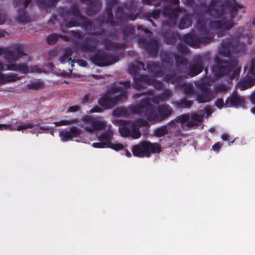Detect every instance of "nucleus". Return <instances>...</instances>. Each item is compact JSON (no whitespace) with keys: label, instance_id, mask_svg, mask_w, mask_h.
I'll return each instance as SVG.
<instances>
[{"label":"nucleus","instance_id":"obj_1","mask_svg":"<svg viewBox=\"0 0 255 255\" xmlns=\"http://www.w3.org/2000/svg\"><path fill=\"white\" fill-rule=\"evenodd\" d=\"M0 55H3L8 64L4 65L0 62V71L4 70L17 71L21 73L27 74L33 72H41L42 69L38 66L28 67L25 65H17L12 62L19 60L23 56L27 57L21 50L16 49L12 51H6L0 48ZM17 77L14 75H7L5 77L0 72V83H5L16 80Z\"/></svg>","mask_w":255,"mask_h":255},{"label":"nucleus","instance_id":"obj_2","mask_svg":"<svg viewBox=\"0 0 255 255\" xmlns=\"http://www.w3.org/2000/svg\"><path fill=\"white\" fill-rule=\"evenodd\" d=\"M28 129H30V132L34 134L40 129L46 130V128L44 127H40L38 125L32 123H21L16 119H12L10 124H0V130H16L23 133Z\"/></svg>","mask_w":255,"mask_h":255},{"label":"nucleus","instance_id":"obj_3","mask_svg":"<svg viewBox=\"0 0 255 255\" xmlns=\"http://www.w3.org/2000/svg\"><path fill=\"white\" fill-rule=\"evenodd\" d=\"M160 151L161 147L159 144L147 141L134 145L132 148L133 155L139 157H149L151 153H158Z\"/></svg>","mask_w":255,"mask_h":255},{"label":"nucleus","instance_id":"obj_4","mask_svg":"<svg viewBox=\"0 0 255 255\" xmlns=\"http://www.w3.org/2000/svg\"><path fill=\"white\" fill-rule=\"evenodd\" d=\"M128 83L127 82L125 85L124 90L122 89L121 86L117 87L116 90H113V92L114 94L120 93V94L113 95L110 97L107 95L101 97L99 100V105L105 109H110L113 107L114 104L116 102L123 101V100L122 99L126 98L125 89L126 87H128Z\"/></svg>","mask_w":255,"mask_h":255},{"label":"nucleus","instance_id":"obj_5","mask_svg":"<svg viewBox=\"0 0 255 255\" xmlns=\"http://www.w3.org/2000/svg\"><path fill=\"white\" fill-rule=\"evenodd\" d=\"M205 113L207 117H209L212 114L211 109L210 108H207L204 112H201L200 115L194 114L191 115H182L178 118V120L184 127L194 126L202 121V114H204Z\"/></svg>","mask_w":255,"mask_h":255},{"label":"nucleus","instance_id":"obj_6","mask_svg":"<svg viewBox=\"0 0 255 255\" xmlns=\"http://www.w3.org/2000/svg\"><path fill=\"white\" fill-rule=\"evenodd\" d=\"M113 133L109 131L99 137L101 142L94 143L93 146L95 148L110 147L116 151H119L125 148L126 145L117 142L113 143L111 141Z\"/></svg>","mask_w":255,"mask_h":255},{"label":"nucleus","instance_id":"obj_7","mask_svg":"<svg viewBox=\"0 0 255 255\" xmlns=\"http://www.w3.org/2000/svg\"><path fill=\"white\" fill-rule=\"evenodd\" d=\"M82 126L86 130L92 132L103 129L106 124L104 121L98 119L87 117L85 118Z\"/></svg>","mask_w":255,"mask_h":255},{"label":"nucleus","instance_id":"obj_8","mask_svg":"<svg viewBox=\"0 0 255 255\" xmlns=\"http://www.w3.org/2000/svg\"><path fill=\"white\" fill-rule=\"evenodd\" d=\"M171 110L168 106H162L159 108L157 111H151L148 116L149 121H158L171 114Z\"/></svg>","mask_w":255,"mask_h":255},{"label":"nucleus","instance_id":"obj_9","mask_svg":"<svg viewBox=\"0 0 255 255\" xmlns=\"http://www.w3.org/2000/svg\"><path fill=\"white\" fill-rule=\"evenodd\" d=\"M249 77L242 81L239 84V87L242 90H245L252 85L255 82V59L251 62V66L249 73Z\"/></svg>","mask_w":255,"mask_h":255},{"label":"nucleus","instance_id":"obj_10","mask_svg":"<svg viewBox=\"0 0 255 255\" xmlns=\"http://www.w3.org/2000/svg\"><path fill=\"white\" fill-rule=\"evenodd\" d=\"M81 133V131L76 127H72L69 130L63 129L59 131V136L63 141L71 140Z\"/></svg>","mask_w":255,"mask_h":255},{"label":"nucleus","instance_id":"obj_11","mask_svg":"<svg viewBox=\"0 0 255 255\" xmlns=\"http://www.w3.org/2000/svg\"><path fill=\"white\" fill-rule=\"evenodd\" d=\"M136 126L137 124H136L135 127ZM119 131L123 136H131L134 139L138 138L140 136V133L136 127L132 128L131 130L121 127L119 128Z\"/></svg>","mask_w":255,"mask_h":255},{"label":"nucleus","instance_id":"obj_12","mask_svg":"<svg viewBox=\"0 0 255 255\" xmlns=\"http://www.w3.org/2000/svg\"><path fill=\"white\" fill-rule=\"evenodd\" d=\"M242 101V98L237 93H234L228 97L226 101L225 105L227 107L237 106L240 104Z\"/></svg>","mask_w":255,"mask_h":255},{"label":"nucleus","instance_id":"obj_13","mask_svg":"<svg viewBox=\"0 0 255 255\" xmlns=\"http://www.w3.org/2000/svg\"><path fill=\"white\" fill-rule=\"evenodd\" d=\"M213 98L212 92L210 90H207L198 97L197 100L199 103H205L210 101Z\"/></svg>","mask_w":255,"mask_h":255},{"label":"nucleus","instance_id":"obj_14","mask_svg":"<svg viewBox=\"0 0 255 255\" xmlns=\"http://www.w3.org/2000/svg\"><path fill=\"white\" fill-rule=\"evenodd\" d=\"M233 2H231L230 4L231 5V13L232 15H234V13H236L238 9H240L243 7V6L237 3L235 0H232Z\"/></svg>","mask_w":255,"mask_h":255},{"label":"nucleus","instance_id":"obj_15","mask_svg":"<svg viewBox=\"0 0 255 255\" xmlns=\"http://www.w3.org/2000/svg\"><path fill=\"white\" fill-rule=\"evenodd\" d=\"M167 133V130L165 127H161L157 128L154 131V134L157 136H162Z\"/></svg>","mask_w":255,"mask_h":255},{"label":"nucleus","instance_id":"obj_16","mask_svg":"<svg viewBox=\"0 0 255 255\" xmlns=\"http://www.w3.org/2000/svg\"><path fill=\"white\" fill-rule=\"evenodd\" d=\"M71 54V50H68L63 56L60 58V61L61 63H65L67 61H70L71 59L69 56Z\"/></svg>","mask_w":255,"mask_h":255},{"label":"nucleus","instance_id":"obj_17","mask_svg":"<svg viewBox=\"0 0 255 255\" xmlns=\"http://www.w3.org/2000/svg\"><path fill=\"white\" fill-rule=\"evenodd\" d=\"M72 120H62L59 122H55L54 123L56 127H59L62 126H67L70 125L72 123Z\"/></svg>","mask_w":255,"mask_h":255},{"label":"nucleus","instance_id":"obj_18","mask_svg":"<svg viewBox=\"0 0 255 255\" xmlns=\"http://www.w3.org/2000/svg\"><path fill=\"white\" fill-rule=\"evenodd\" d=\"M202 71V66L201 65H197L193 69V72L190 74L191 76H194L199 73H200Z\"/></svg>","mask_w":255,"mask_h":255},{"label":"nucleus","instance_id":"obj_19","mask_svg":"<svg viewBox=\"0 0 255 255\" xmlns=\"http://www.w3.org/2000/svg\"><path fill=\"white\" fill-rule=\"evenodd\" d=\"M57 40V37L55 35H52L49 36L47 38V42L50 44H54Z\"/></svg>","mask_w":255,"mask_h":255},{"label":"nucleus","instance_id":"obj_20","mask_svg":"<svg viewBox=\"0 0 255 255\" xmlns=\"http://www.w3.org/2000/svg\"><path fill=\"white\" fill-rule=\"evenodd\" d=\"M41 84L38 82H32L28 85L29 89H36L40 87Z\"/></svg>","mask_w":255,"mask_h":255},{"label":"nucleus","instance_id":"obj_21","mask_svg":"<svg viewBox=\"0 0 255 255\" xmlns=\"http://www.w3.org/2000/svg\"><path fill=\"white\" fill-rule=\"evenodd\" d=\"M216 105L217 107H218L219 109H221L224 106V101L222 99H218L216 103Z\"/></svg>","mask_w":255,"mask_h":255},{"label":"nucleus","instance_id":"obj_22","mask_svg":"<svg viewBox=\"0 0 255 255\" xmlns=\"http://www.w3.org/2000/svg\"><path fill=\"white\" fill-rule=\"evenodd\" d=\"M222 144L220 142H217L213 145L212 149L214 151H218L219 150Z\"/></svg>","mask_w":255,"mask_h":255},{"label":"nucleus","instance_id":"obj_23","mask_svg":"<svg viewBox=\"0 0 255 255\" xmlns=\"http://www.w3.org/2000/svg\"><path fill=\"white\" fill-rule=\"evenodd\" d=\"M79 107L78 106H72V107H70V108H69V109L67 110V112H73L77 111L79 110Z\"/></svg>","mask_w":255,"mask_h":255},{"label":"nucleus","instance_id":"obj_24","mask_svg":"<svg viewBox=\"0 0 255 255\" xmlns=\"http://www.w3.org/2000/svg\"><path fill=\"white\" fill-rule=\"evenodd\" d=\"M101 111L102 110H101V108H100L98 107H94V108L92 109L91 110H90L89 113H95V112H101Z\"/></svg>","mask_w":255,"mask_h":255},{"label":"nucleus","instance_id":"obj_25","mask_svg":"<svg viewBox=\"0 0 255 255\" xmlns=\"http://www.w3.org/2000/svg\"><path fill=\"white\" fill-rule=\"evenodd\" d=\"M221 137L224 140H227L228 139L229 135L227 133H224L222 135Z\"/></svg>","mask_w":255,"mask_h":255},{"label":"nucleus","instance_id":"obj_26","mask_svg":"<svg viewBox=\"0 0 255 255\" xmlns=\"http://www.w3.org/2000/svg\"><path fill=\"white\" fill-rule=\"evenodd\" d=\"M78 64L83 66H85L86 65V62L84 61H80L78 62Z\"/></svg>","mask_w":255,"mask_h":255},{"label":"nucleus","instance_id":"obj_27","mask_svg":"<svg viewBox=\"0 0 255 255\" xmlns=\"http://www.w3.org/2000/svg\"><path fill=\"white\" fill-rule=\"evenodd\" d=\"M227 90V88L225 86H222L221 88H218V91H224Z\"/></svg>","mask_w":255,"mask_h":255},{"label":"nucleus","instance_id":"obj_28","mask_svg":"<svg viewBox=\"0 0 255 255\" xmlns=\"http://www.w3.org/2000/svg\"><path fill=\"white\" fill-rule=\"evenodd\" d=\"M88 96H85L84 98L83 99V100H82V103H85L87 102V101H88Z\"/></svg>","mask_w":255,"mask_h":255},{"label":"nucleus","instance_id":"obj_29","mask_svg":"<svg viewBox=\"0 0 255 255\" xmlns=\"http://www.w3.org/2000/svg\"><path fill=\"white\" fill-rule=\"evenodd\" d=\"M125 151H126V155L127 157H130L131 156V154L130 153V152H129L127 150H126Z\"/></svg>","mask_w":255,"mask_h":255},{"label":"nucleus","instance_id":"obj_30","mask_svg":"<svg viewBox=\"0 0 255 255\" xmlns=\"http://www.w3.org/2000/svg\"><path fill=\"white\" fill-rule=\"evenodd\" d=\"M231 27H232V26H230L229 27H228L226 25L221 26V28H230Z\"/></svg>","mask_w":255,"mask_h":255},{"label":"nucleus","instance_id":"obj_31","mask_svg":"<svg viewBox=\"0 0 255 255\" xmlns=\"http://www.w3.org/2000/svg\"><path fill=\"white\" fill-rule=\"evenodd\" d=\"M158 98H159V97H154V100H153V103H156V100H157V99H158Z\"/></svg>","mask_w":255,"mask_h":255},{"label":"nucleus","instance_id":"obj_32","mask_svg":"<svg viewBox=\"0 0 255 255\" xmlns=\"http://www.w3.org/2000/svg\"><path fill=\"white\" fill-rule=\"evenodd\" d=\"M114 115H117V116H121V115H122V114H121V113H120V114H117L116 113V112H115V111L114 112Z\"/></svg>","mask_w":255,"mask_h":255},{"label":"nucleus","instance_id":"obj_33","mask_svg":"<svg viewBox=\"0 0 255 255\" xmlns=\"http://www.w3.org/2000/svg\"><path fill=\"white\" fill-rule=\"evenodd\" d=\"M180 26L181 28H185L184 26H182L181 25H180Z\"/></svg>","mask_w":255,"mask_h":255},{"label":"nucleus","instance_id":"obj_34","mask_svg":"<svg viewBox=\"0 0 255 255\" xmlns=\"http://www.w3.org/2000/svg\"><path fill=\"white\" fill-rule=\"evenodd\" d=\"M53 132H53V131H52L51 132V134L52 135H53Z\"/></svg>","mask_w":255,"mask_h":255},{"label":"nucleus","instance_id":"obj_35","mask_svg":"<svg viewBox=\"0 0 255 255\" xmlns=\"http://www.w3.org/2000/svg\"><path fill=\"white\" fill-rule=\"evenodd\" d=\"M233 141L231 142V143H233ZM229 145H231V142H229Z\"/></svg>","mask_w":255,"mask_h":255},{"label":"nucleus","instance_id":"obj_36","mask_svg":"<svg viewBox=\"0 0 255 255\" xmlns=\"http://www.w3.org/2000/svg\"><path fill=\"white\" fill-rule=\"evenodd\" d=\"M247 43H248V44H249V43H250V41H248L247 42Z\"/></svg>","mask_w":255,"mask_h":255},{"label":"nucleus","instance_id":"obj_37","mask_svg":"<svg viewBox=\"0 0 255 255\" xmlns=\"http://www.w3.org/2000/svg\"><path fill=\"white\" fill-rule=\"evenodd\" d=\"M96 63H97V64H99V65H100V64H99V63H98V62H96Z\"/></svg>","mask_w":255,"mask_h":255}]
</instances>
